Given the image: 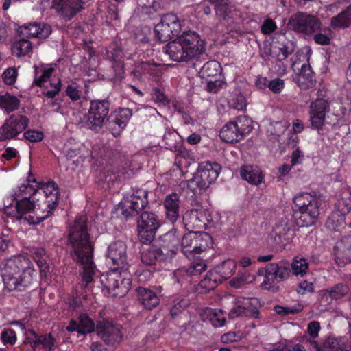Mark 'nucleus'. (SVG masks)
I'll return each instance as SVG.
<instances>
[{
    "label": "nucleus",
    "mask_w": 351,
    "mask_h": 351,
    "mask_svg": "<svg viewBox=\"0 0 351 351\" xmlns=\"http://www.w3.org/2000/svg\"><path fill=\"white\" fill-rule=\"evenodd\" d=\"M88 218L83 215L76 217L69 226L68 243L73 249V259L83 267L82 287L85 288L93 280L95 267L93 262V245L88 232Z\"/></svg>",
    "instance_id": "obj_1"
},
{
    "label": "nucleus",
    "mask_w": 351,
    "mask_h": 351,
    "mask_svg": "<svg viewBox=\"0 0 351 351\" xmlns=\"http://www.w3.org/2000/svg\"><path fill=\"white\" fill-rule=\"evenodd\" d=\"M34 271L30 259L23 256H14L3 261L1 276L10 289L21 291L32 283Z\"/></svg>",
    "instance_id": "obj_2"
},
{
    "label": "nucleus",
    "mask_w": 351,
    "mask_h": 351,
    "mask_svg": "<svg viewBox=\"0 0 351 351\" xmlns=\"http://www.w3.org/2000/svg\"><path fill=\"white\" fill-rule=\"evenodd\" d=\"M164 49L171 60L188 62L204 52L205 42L195 32L187 31L169 42Z\"/></svg>",
    "instance_id": "obj_3"
},
{
    "label": "nucleus",
    "mask_w": 351,
    "mask_h": 351,
    "mask_svg": "<svg viewBox=\"0 0 351 351\" xmlns=\"http://www.w3.org/2000/svg\"><path fill=\"white\" fill-rule=\"evenodd\" d=\"M16 204L5 206V213L18 220H23L29 224H38L50 216V210H43L41 204L36 207V198L15 199Z\"/></svg>",
    "instance_id": "obj_4"
},
{
    "label": "nucleus",
    "mask_w": 351,
    "mask_h": 351,
    "mask_svg": "<svg viewBox=\"0 0 351 351\" xmlns=\"http://www.w3.org/2000/svg\"><path fill=\"white\" fill-rule=\"evenodd\" d=\"M320 201L308 193H302L293 199V215L298 226L313 225L319 215Z\"/></svg>",
    "instance_id": "obj_5"
},
{
    "label": "nucleus",
    "mask_w": 351,
    "mask_h": 351,
    "mask_svg": "<svg viewBox=\"0 0 351 351\" xmlns=\"http://www.w3.org/2000/svg\"><path fill=\"white\" fill-rule=\"evenodd\" d=\"M211 237L205 232L189 231L181 240L182 251L188 258H194L212 245Z\"/></svg>",
    "instance_id": "obj_6"
},
{
    "label": "nucleus",
    "mask_w": 351,
    "mask_h": 351,
    "mask_svg": "<svg viewBox=\"0 0 351 351\" xmlns=\"http://www.w3.org/2000/svg\"><path fill=\"white\" fill-rule=\"evenodd\" d=\"M288 25L295 32L310 36L321 29L322 22L315 15L297 12L290 16Z\"/></svg>",
    "instance_id": "obj_7"
},
{
    "label": "nucleus",
    "mask_w": 351,
    "mask_h": 351,
    "mask_svg": "<svg viewBox=\"0 0 351 351\" xmlns=\"http://www.w3.org/2000/svg\"><path fill=\"white\" fill-rule=\"evenodd\" d=\"M161 224V221L156 213L142 212L137 221L138 236L141 243L146 245L151 243Z\"/></svg>",
    "instance_id": "obj_8"
},
{
    "label": "nucleus",
    "mask_w": 351,
    "mask_h": 351,
    "mask_svg": "<svg viewBox=\"0 0 351 351\" xmlns=\"http://www.w3.org/2000/svg\"><path fill=\"white\" fill-rule=\"evenodd\" d=\"M110 102L108 99H93L90 101L87 124L91 130L99 132L108 121Z\"/></svg>",
    "instance_id": "obj_9"
},
{
    "label": "nucleus",
    "mask_w": 351,
    "mask_h": 351,
    "mask_svg": "<svg viewBox=\"0 0 351 351\" xmlns=\"http://www.w3.org/2000/svg\"><path fill=\"white\" fill-rule=\"evenodd\" d=\"M121 269L113 267L108 273L102 274L101 282L108 291H114L116 296H123L129 290L130 280Z\"/></svg>",
    "instance_id": "obj_10"
},
{
    "label": "nucleus",
    "mask_w": 351,
    "mask_h": 351,
    "mask_svg": "<svg viewBox=\"0 0 351 351\" xmlns=\"http://www.w3.org/2000/svg\"><path fill=\"white\" fill-rule=\"evenodd\" d=\"M180 32V24L177 16L167 14L162 17L161 21L154 28L157 39L160 42H167Z\"/></svg>",
    "instance_id": "obj_11"
},
{
    "label": "nucleus",
    "mask_w": 351,
    "mask_h": 351,
    "mask_svg": "<svg viewBox=\"0 0 351 351\" xmlns=\"http://www.w3.org/2000/svg\"><path fill=\"white\" fill-rule=\"evenodd\" d=\"M83 0H52V8L60 19L68 22L84 9Z\"/></svg>",
    "instance_id": "obj_12"
},
{
    "label": "nucleus",
    "mask_w": 351,
    "mask_h": 351,
    "mask_svg": "<svg viewBox=\"0 0 351 351\" xmlns=\"http://www.w3.org/2000/svg\"><path fill=\"white\" fill-rule=\"evenodd\" d=\"M221 169V166L216 162H202L199 165L193 181L200 189H206L216 180Z\"/></svg>",
    "instance_id": "obj_13"
},
{
    "label": "nucleus",
    "mask_w": 351,
    "mask_h": 351,
    "mask_svg": "<svg viewBox=\"0 0 351 351\" xmlns=\"http://www.w3.org/2000/svg\"><path fill=\"white\" fill-rule=\"evenodd\" d=\"M96 332L98 337L108 346H116L123 340L121 326L112 322H98Z\"/></svg>",
    "instance_id": "obj_14"
},
{
    "label": "nucleus",
    "mask_w": 351,
    "mask_h": 351,
    "mask_svg": "<svg viewBox=\"0 0 351 351\" xmlns=\"http://www.w3.org/2000/svg\"><path fill=\"white\" fill-rule=\"evenodd\" d=\"M148 192L139 187L132 188V193L126 201L125 207L128 208H121V215L125 218L140 213L147 205Z\"/></svg>",
    "instance_id": "obj_15"
},
{
    "label": "nucleus",
    "mask_w": 351,
    "mask_h": 351,
    "mask_svg": "<svg viewBox=\"0 0 351 351\" xmlns=\"http://www.w3.org/2000/svg\"><path fill=\"white\" fill-rule=\"evenodd\" d=\"M107 259L114 267L121 269L124 274H128L129 264L128 263L127 245L122 241L112 243L108 247Z\"/></svg>",
    "instance_id": "obj_16"
},
{
    "label": "nucleus",
    "mask_w": 351,
    "mask_h": 351,
    "mask_svg": "<svg viewBox=\"0 0 351 351\" xmlns=\"http://www.w3.org/2000/svg\"><path fill=\"white\" fill-rule=\"evenodd\" d=\"M29 123V119L20 114H12L7 119L0 129V134L5 139L15 138L25 130Z\"/></svg>",
    "instance_id": "obj_17"
},
{
    "label": "nucleus",
    "mask_w": 351,
    "mask_h": 351,
    "mask_svg": "<svg viewBox=\"0 0 351 351\" xmlns=\"http://www.w3.org/2000/svg\"><path fill=\"white\" fill-rule=\"evenodd\" d=\"M291 270L282 264L270 263L266 265V277L261 282L263 289H269L275 282H281L287 279Z\"/></svg>",
    "instance_id": "obj_18"
},
{
    "label": "nucleus",
    "mask_w": 351,
    "mask_h": 351,
    "mask_svg": "<svg viewBox=\"0 0 351 351\" xmlns=\"http://www.w3.org/2000/svg\"><path fill=\"white\" fill-rule=\"evenodd\" d=\"M132 115V111L129 108H121L111 114L110 118L107 121V127L114 136L120 134L127 125Z\"/></svg>",
    "instance_id": "obj_19"
},
{
    "label": "nucleus",
    "mask_w": 351,
    "mask_h": 351,
    "mask_svg": "<svg viewBox=\"0 0 351 351\" xmlns=\"http://www.w3.org/2000/svg\"><path fill=\"white\" fill-rule=\"evenodd\" d=\"M328 108V102L323 99H317L311 104L310 120L314 129L319 130L323 127Z\"/></svg>",
    "instance_id": "obj_20"
},
{
    "label": "nucleus",
    "mask_w": 351,
    "mask_h": 351,
    "mask_svg": "<svg viewBox=\"0 0 351 351\" xmlns=\"http://www.w3.org/2000/svg\"><path fill=\"white\" fill-rule=\"evenodd\" d=\"M39 184H38L37 191L38 193H40V191H42L45 195V201L40 204L43 210L45 209V211L50 210V215L52 214V212L56 209L58 200H59V192L58 189L53 182H50L46 183L43 185L42 187H38Z\"/></svg>",
    "instance_id": "obj_21"
},
{
    "label": "nucleus",
    "mask_w": 351,
    "mask_h": 351,
    "mask_svg": "<svg viewBox=\"0 0 351 351\" xmlns=\"http://www.w3.org/2000/svg\"><path fill=\"white\" fill-rule=\"evenodd\" d=\"M291 221L282 219L274 228L271 236L278 245L284 246L293 239L294 232L291 228Z\"/></svg>",
    "instance_id": "obj_22"
},
{
    "label": "nucleus",
    "mask_w": 351,
    "mask_h": 351,
    "mask_svg": "<svg viewBox=\"0 0 351 351\" xmlns=\"http://www.w3.org/2000/svg\"><path fill=\"white\" fill-rule=\"evenodd\" d=\"M183 221L188 230L204 228L208 221L206 210L202 208L187 210L183 216Z\"/></svg>",
    "instance_id": "obj_23"
},
{
    "label": "nucleus",
    "mask_w": 351,
    "mask_h": 351,
    "mask_svg": "<svg viewBox=\"0 0 351 351\" xmlns=\"http://www.w3.org/2000/svg\"><path fill=\"white\" fill-rule=\"evenodd\" d=\"M336 263L341 267L351 263V235L343 237L335 247Z\"/></svg>",
    "instance_id": "obj_24"
},
{
    "label": "nucleus",
    "mask_w": 351,
    "mask_h": 351,
    "mask_svg": "<svg viewBox=\"0 0 351 351\" xmlns=\"http://www.w3.org/2000/svg\"><path fill=\"white\" fill-rule=\"evenodd\" d=\"M163 205L167 219L171 223H175L180 217V199L178 194L172 193L166 196Z\"/></svg>",
    "instance_id": "obj_25"
},
{
    "label": "nucleus",
    "mask_w": 351,
    "mask_h": 351,
    "mask_svg": "<svg viewBox=\"0 0 351 351\" xmlns=\"http://www.w3.org/2000/svg\"><path fill=\"white\" fill-rule=\"evenodd\" d=\"M136 291L138 300L145 308L152 310L159 305L160 298L153 290L138 287Z\"/></svg>",
    "instance_id": "obj_26"
},
{
    "label": "nucleus",
    "mask_w": 351,
    "mask_h": 351,
    "mask_svg": "<svg viewBox=\"0 0 351 351\" xmlns=\"http://www.w3.org/2000/svg\"><path fill=\"white\" fill-rule=\"evenodd\" d=\"M295 80L298 86L303 90L312 88L316 85L315 73L308 64L302 66L300 73L296 75Z\"/></svg>",
    "instance_id": "obj_27"
},
{
    "label": "nucleus",
    "mask_w": 351,
    "mask_h": 351,
    "mask_svg": "<svg viewBox=\"0 0 351 351\" xmlns=\"http://www.w3.org/2000/svg\"><path fill=\"white\" fill-rule=\"evenodd\" d=\"M30 334L32 337L27 339V343H30L33 349L43 348L51 351L54 346V339L51 337V334L39 335L35 331L31 330Z\"/></svg>",
    "instance_id": "obj_28"
},
{
    "label": "nucleus",
    "mask_w": 351,
    "mask_h": 351,
    "mask_svg": "<svg viewBox=\"0 0 351 351\" xmlns=\"http://www.w3.org/2000/svg\"><path fill=\"white\" fill-rule=\"evenodd\" d=\"M167 252H165L157 247H151L144 249L141 253V261L147 265H154L158 262L165 260L167 258Z\"/></svg>",
    "instance_id": "obj_29"
},
{
    "label": "nucleus",
    "mask_w": 351,
    "mask_h": 351,
    "mask_svg": "<svg viewBox=\"0 0 351 351\" xmlns=\"http://www.w3.org/2000/svg\"><path fill=\"white\" fill-rule=\"evenodd\" d=\"M349 292V287L346 284L339 283L335 286L322 291L321 302H329V300H338L344 297Z\"/></svg>",
    "instance_id": "obj_30"
},
{
    "label": "nucleus",
    "mask_w": 351,
    "mask_h": 351,
    "mask_svg": "<svg viewBox=\"0 0 351 351\" xmlns=\"http://www.w3.org/2000/svg\"><path fill=\"white\" fill-rule=\"evenodd\" d=\"M162 142L167 149L182 152V138L176 130L167 129L163 135Z\"/></svg>",
    "instance_id": "obj_31"
},
{
    "label": "nucleus",
    "mask_w": 351,
    "mask_h": 351,
    "mask_svg": "<svg viewBox=\"0 0 351 351\" xmlns=\"http://www.w3.org/2000/svg\"><path fill=\"white\" fill-rule=\"evenodd\" d=\"M241 178L249 183L258 185L263 181L264 176L257 166L245 165L240 171Z\"/></svg>",
    "instance_id": "obj_32"
},
{
    "label": "nucleus",
    "mask_w": 351,
    "mask_h": 351,
    "mask_svg": "<svg viewBox=\"0 0 351 351\" xmlns=\"http://www.w3.org/2000/svg\"><path fill=\"white\" fill-rule=\"evenodd\" d=\"M219 136L222 141L228 143H237L243 138L233 121L228 123L223 127Z\"/></svg>",
    "instance_id": "obj_33"
},
{
    "label": "nucleus",
    "mask_w": 351,
    "mask_h": 351,
    "mask_svg": "<svg viewBox=\"0 0 351 351\" xmlns=\"http://www.w3.org/2000/svg\"><path fill=\"white\" fill-rule=\"evenodd\" d=\"M34 80L33 84L38 86H45V84L48 82L52 77L53 73L55 71L54 68L51 66H34Z\"/></svg>",
    "instance_id": "obj_34"
},
{
    "label": "nucleus",
    "mask_w": 351,
    "mask_h": 351,
    "mask_svg": "<svg viewBox=\"0 0 351 351\" xmlns=\"http://www.w3.org/2000/svg\"><path fill=\"white\" fill-rule=\"evenodd\" d=\"M330 25L334 29H344L351 25V5L331 19Z\"/></svg>",
    "instance_id": "obj_35"
},
{
    "label": "nucleus",
    "mask_w": 351,
    "mask_h": 351,
    "mask_svg": "<svg viewBox=\"0 0 351 351\" xmlns=\"http://www.w3.org/2000/svg\"><path fill=\"white\" fill-rule=\"evenodd\" d=\"M36 23L25 24L19 28V34L21 37L27 39L29 38H37L40 39L46 38L48 37V29H43L41 33L36 32Z\"/></svg>",
    "instance_id": "obj_36"
},
{
    "label": "nucleus",
    "mask_w": 351,
    "mask_h": 351,
    "mask_svg": "<svg viewBox=\"0 0 351 351\" xmlns=\"http://www.w3.org/2000/svg\"><path fill=\"white\" fill-rule=\"evenodd\" d=\"M20 103V100L16 96L8 93L0 95V108L6 113H10L18 110Z\"/></svg>",
    "instance_id": "obj_37"
},
{
    "label": "nucleus",
    "mask_w": 351,
    "mask_h": 351,
    "mask_svg": "<svg viewBox=\"0 0 351 351\" xmlns=\"http://www.w3.org/2000/svg\"><path fill=\"white\" fill-rule=\"evenodd\" d=\"M79 154V149L70 148L66 146L64 150V156L59 160V162L66 166L68 168L75 169L79 165V160L77 158Z\"/></svg>",
    "instance_id": "obj_38"
},
{
    "label": "nucleus",
    "mask_w": 351,
    "mask_h": 351,
    "mask_svg": "<svg viewBox=\"0 0 351 351\" xmlns=\"http://www.w3.org/2000/svg\"><path fill=\"white\" fill-rule=\"evenodd\" d=\"M245 312V317H251L255 319L259 317V311L256 307L257 300L254 298H237Z\"/></svg>",
    "instance_id": "obj_39"
},
{
    "label": "nucleus",
    "mask_w": 351,
    "mask_h": 351,
    "mask_svg": "<svg viewBox=\"0 0 351 351\" xmlns=\"http://www.w3.org/2000/svg\"><path fill=\"white\" fill-rule=\"evenodd\" d=\"M237 263L234 260H228L218 265L213 271L219 278L228 279L236 271Z\"/></svg>",
    "instance_id": "obj_40"
},
{
    "label": "nucleus",
    "mask_w": 351,
    "mask_h": 351,
    "mask_svg": "<svg viewBox=\"0 0 351 351\" xmlns=\"http://www.w3.org/2000/svg\"><path fill=\"white\" fill-rule=\"evenodd\" d=\"M32 49V45L31 42L28 39L22 37L21 39L13 43L12 46V53L16 57H22L27 55Z\"/></svg>",
    "instance_id": "obj_41"
},
{
    "label": "nucleus",
    "mask_w": 351,
    "mask_h": 351,
    "mask_svg": "<svg viewBox=\"0 0 351 351\" xmlns=\"http://www.w3.org/2000/svg\"><path fill=\"white\" fill-rule=\"evenodd\" d=\"M346 223V217L341 213L333 211L326 222V227L330 231H337Z\"/></svg>",
    "instance_id": "obj_42"
},
{
    "label": "nucleus",
    "mask_w": 351,
    "mask_h": 351,
    "mask_svg": "<svg viewBox=\"0 0 351 351\" xmlns=\"http://www.w3.org/2000/svg\"><path fill=\"white\" fill-rule=\"evenodd\" d=\"M160 240L161 242V246L165 250V252H167L168 254L169 252L172 254H176V250L174 248L178 242V238L176 236L175 233L168 232L160 236Z\"/></svg>",
    "instance_id": "obj_43"
},
{
    "label": "nucleus",
    "mask_w": 351,
    "mask_h": 351,
    "mask_svg": "<svg viewBox=\"0 0 351 351\" xmlns=\"http://www.w3.org/2000/svg\"><path fill=\"white\" fill-rule=\"evenodd\" d=\"M29 181L27 184H23L14 193V199L35 198L34 195L38 193L36 186L38 183H36L35 186L29 184Z\"/></svg>",
    "instance_id": "obj_44"
},
{
    "label": "nucleus",
    "mask_w": 351,
    "mask_h": 351,
    "mask_svg": "<svg viewBox=\"0 0 351 351\" xmlns=\"http://www.w3.org/2000/svg\"><path fill=\"white\" fill-rule=\"evenodd\" d=\"M291 269L295 276H304L308 271V263L302 256H295L291 263Z\"/></svg>",
    "instance_id": "obj_45"
},
{
    "label": "nucleus",
    "mask_w": 351,
    "mask_h": 351,
    "mask_svg": "<svg viewBox=\"0 0 351 351\" xmlns=\"http://www.w3.org/2000/svg\"><path fill=\"white\" fill-rule=\"evenodd\" d=\"M221 71V68L220 64L215 60H211L203 65L199 74L202 78H208L217 75Z\"/></svg>",
    "instance_id": "obj_46"
},
{
    "label": "nucleus",
    "mask_w": 351,
    "mask_h": 351,
    "mask_svg": "<svg viewBox=\"0 0 351 351\" xmlns=\"http://www.w3.org/2000/svg\"><path fill=\"white\" fill-rule=\"evenodd\" d=\"M61 80L59 77H53L45 84L43 94L48 98H54L61 90Z\"/></svg>",
    "instance_id": "obj_47"
},
{
    "label": "nucleus",
    "mask_w": 351,
    "mask_h": 351,
    "mask_svg": "<svg viewBox=\"0 0 351 351\" xmlns=\"http://www.w3.org/2000/svg\"><path fill=\"white\" fill-rule=\"evenodd\" d=\"M344 343L341 338L329 337L319 348V351H343Z\"/></svg>",
    "instance_id": "obj_48"
},
{
    "label": "nucleus",
    "mask_w": 351,
    "mask_h": 351,
    "mask_svg": "<svg viewBox=\"0 0 351 351\" xmlns=\"http://www.w3.org/2000/svg\"><path fill=\"white\" fill-rule=\"evenodd\" d=\"M255 280L254 275L247 271H239L237 276L234 278L230 282L232 287L239 288L245 284L252 283Z\"/></svg>",
    "instance_id": "obj_49"
},
{
    "label": "nucleus",
    "mask_w": 351,
    "mask_h": 351,
    "mask_svg": "<svg viewBox=\"0 0 351 351\" xmlns=\"http://www.w3.org/2000/svg\"><path fill=\"white\" fill-rule=\"evenodd\" d=\"M220 280L216 273L213 270H210L207 273L206 277L200 281L199 285L206 291H209L214 289Z\"/></svg>",
    "instance_id": "obj_50"
},
{
    "label": "nucleus",
    "mask_w": 351,
    "mask_h": 351,
    "mask_svg": "<svg viewBox=\"0 0 351 351\" xmlns=\"http://www.w3.org/2000/svg\"><path fill=\"white\" fill-rule=\"evenodd\" d=\"M214 5L216 15L222 19L230 12L231 8L227 0H208Z\"/></svg>",
    "instance_id": "obj_51"
},
{
    "label": "nucleus",
    "mask_w": 351,
    "mask_h": 351,
    "mask_svg": "<svg viewBox=\"0 0 351 351\" xmlns=\"http://www.w3.org/2000/svg\"><path fill=\"white\" fill-rule=\"evenodd\" d=\"M235 125L243 136L247 134H249L252 129V121L247 116H240L237 118L235 121H233Z\"/></svg>",
    "instance_id": "obj_52"
},
{
    "label": "nucleus",
    "mask_w": 351,
    "mask_h": 351,
    "mask_svg": "<svg viewBox=\"0 0 351 351\" xmlns=\"http://www.w3.org/2000/svg\"><path fill=\"white\" fill-rule=\"evenodd\" d=\"M204 314L210 322L211 324L215 327L223 326L226 322V319L221 311H216L208 308L205 311Z\"/></svg>",
    "instance_id": "obj_53"
},
{
    "label": "nucleus",
    "mask_w": 351,
    "mask_h": 351,
    "mask_svg": "<svg viewBox=\"0 0 351 351\" xmlns=\"http://www.w3.org/2000/svg\"><path fill=\"white\" fill-rule=\"evenodd\" d=\"M277 49L276 52L275 58L277 61H283L293 52V47L292 44L289 42L277 43Z\"/></svg>",
    "instance_id": "obj_54"
},
{
    "label": "nucleus",
    "mask_w": 351,
    "mask_h": 351,
    "mask_svg": "<svg viewBox=\"0 0 351 351\" xmlns=\"http://www.w3.org/2000/svg\"><path fill=\"white\" fill-rule=\"evenodd\" d=\"M229 106L238 110H243L247 106V101L244 95L240 92H234L228 101Z\"/></svg>",
    "instance_id": "obj_55"
},
{
    "label": "nucleus",
    "mask_w": 351,
    "mask_h": 351,
    "mask_svg": "<svg viewBox=\"0 0 351 351\" xmlns=\"http://www.w3.org/2000/svg\"><path fill=\"white\" fill-rule=\"evenodd\" d=\"M206 264L203 260H196L191 262L184 271L189 276H197L206 270Z\"/></svg>",
    "instance_id": "obj_56"
},
{
    "label": "nucleus",
    "mask_w": 351,
    "mask_h": 351,
    "mask_svg": "<svg viewBox=\"0 0 351 351\" xmlns=\"http://www.w3.org/2000/svg\"><path fill=\"white\" fill-rule=\"evenodd\" d=\"M80 329L79 333L86 334L92 332L94 330V323L92 319L86 314L80 316Z\"/></svg>",
    "instance_id": "obj_57"
},
{
    "label": "nucleus",
    "mask_w": 351,
    "mask_h": 351,
    "mask_svg": "<svg viewBox=\"0 0 351 351\" xmlns=\"http://www.w3.org/2000/svg\"><path fill=\"white\" fill-rule=\"evenodd\" d=\"M277 43H274L271 44L269 42H265L263 43V47L261 48V56L266 59L269 58V57L275 58Z\"/></svg>",
    "instance_id": "obj_58"
},
{
    "label": "nucleus",
    "mask_w": 351,
    "mask_h": 351,
    "mask_svg": "<svg viewBox=\"0 0 351 351\" xmlns=\"http://www.w3.org/2000/svg\"><path fill=\"white\" fill-rule=\"evenodd\" d=\"M1 339L5 345H13L16 341V335L14 330L5 328L1 333Z\"/></svg>",
    "instance_id": "obj_59"
},
{
    "label": "nucleus",
    "mask_w": 351,
    "mask_h": 351,
    "mask_svg": "<svg viewBox=\"0 0 351 351\" xmlns=\"http://www.w3.org/2000/svg\"><path fill=\"white\" fill-rule=\"evenodd\" d=\"M227 83L223 80H216L215 81H208L206 86V90L210 93H217L221 89L226 87Z\"/></svg>",
    "instance_id": "obj_60"
},
{
    "label": "nucleus",
    "mask_w": 351,
    "mask_h": 351,
    "mask_svg": "<svg viewBox=\"0 0 351 351\" xmlns=\"http://www.w3.org/2000/svg\"><path fill=\"white\" fill-rule=\"evenodd\" d=\"M17 71L12 67L7 69L2 74L3 81L8 85L15 83L17 77Z\"/></svg>",
    "instance_id": "obj_61"
},
{
    "label": "nucleus",
    "mask_w": 351,
    "mask_h": 351,
    "mask_svg": "<svg viewBox=\"0 0 351 351\" xmlns=\"http://www.w3.org/2000/svg\"><path fill=\"white\" fill-rule=\"evenodd\" d=\"M267 87L272 93L278 94L285 88V82L280 78H274L269 82Z\"/></svg>",
    "instance_id": "obj_62"
},
{
    "label": "nucleus",
    "mask_w": 351,
    "mask_h": 351,
    "mask_svg": "<svg viewBox=\"0 0 351 351\" xmlns=\"http://www.w3.org/2000/svg\"><path fill=\"white\" fill-rule=\"evenodd\" d=\"M152 99L159 105L165 106L168 104V99L163 92L159 88H154L151 93Z\"/></svg>",
    "instance_id": "obj_63"
},
{
    "label": "nucleus",
    "mask_w": 351,
    "mask_h": 351,
    "mask_svg": "<svg viewBox=\"0 0 351 351\" xmlns=\"http://www.w3.org/2000/svg\"><path fill=\"white\" fill-rule=\"evenodd\" d=\"M23 135L26 140L32 143L41 141L43 138V132L34 130H28Z\"/></svg>",
    "instance_id": "obj_64"
}]
</instances>
